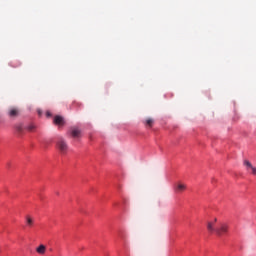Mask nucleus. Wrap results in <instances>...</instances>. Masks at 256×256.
Masks as SVG:
<instances>
[{"instance_id": "1", "label": "nucleus", "mask_w": 256, "mask_h": 256, "mask_svg": "<svg viewBox=\"0 0 256 256\" xmlns=\"http://www.w3.org/2000/svg\"><path fill=\"white\" fill-rule=\"evenodd\" d=\"M215 223H217V218H215L214 221L207 223V229L209 233H215L218 237L227 235V232L229 231V225L226 223H220L217 227H215Z\"/></svg>"}, {"instance_id": "2", "label": "nucleus", "mask_w": 256, "mask_h": 256, "mask_svg": "<svg viewBox=\"0 0 256 256\" xmlns=\"http://www.w3.org/2000/svg\"><path fill=\"white\" fill-rule=\"evenodd\" d=\"M56 147L58 151H60L61 155H67V151H69V145L63 138H59L56 142Z\"/></svg>"}, {"instance_id": "3", "label": "nucleus", "mask_w": 256, "mask_h": 256, "mask_svg": "<svg viewBox=\"0 0 256 256\" xmlns=\"http://www.w3.org/2000/svg\"><path fill=\"white\" fill-rule=\"evenodd\" d=\"M7 113L10 119H15L21 113V110H19L17 107H10Z\"/></svg>"}, {"instance_id": "4", "label": "nucleus", "mask_w": 256, "mask_h": 256, "mask_svg": "<svg viewBox=\"0 0 256 256\" xmlns=\"http://www.w3.org/2000/svg\"><path fill=\"white\" fill-rule=\"evenodd\" d=\"M187 190V184L178 182L174 185V192L175 193H183V191Z\"/></svg>"}, {"instance_id": "5", "label": "nucleus", "mask_w": 256, "mask_h": 256, "mask_svg": "<svg viewBox=\"0 0 256 256\" xmlns=\"http://www.w3.org/2000/svg\"><path fill=\"white\" fill-rule=\"evenodd\" d=\"M69 133L74 139H79V137H81V130L77 127L70 128Z\"/></svg>"}, {"instance_id": "6", "label": "nucleus", "mask_w": 256, "mask_h": 256, "mask_svg": "<svg viewBox=\"0 0 256 256\" xmlns=\"http://www.w3.org/2000/svg\"><path fill=\"white\" fill-rule=\"evenodd\" d=\"M244 165L247 171H251L252 175H256V168L254 167L253 164H251V162H249V160H245Z\"/></svg>"}, {"instance_id": "7", "label": "nucleus", "mask_w": 256, "mask_h": 256, "mask_svg": "<svg viewBox=\"0 0 256 256\" xmlns=\"http://www.w3.org/2000/svg\"><path fill=\"white\" fill-rule=\"evenodd\" d=\"M46 251H47V247L43 244H41L36 248V253H38L39 255H45Z\"/></svg>"}, {"instance_id": "8", "label": "nucleus", "mask_w": 256, "mask_h": 256, "mask_svg": "<svg viewBox=\"0 0 256 256\" xmlns=\"http://www.w3.org/2000/svg\"><path fill=\"white\" fill-rule=\"evenodd\" d=\"M54 123H55V125H63V123H65V121L63 120V117L55 116Z\"/></svg>"}, {"instance_id": "9", "label": "nucleus", "mask_w": 256, "mask_h": 256, "mask_svg": "<svg viewBox=\"0 0 256 256\" xmlns=\"http://www.w3.org/2000/svg\"><path fill=\"white\" fill-rule=\"evenodd\" d=\"M153 123H155L153 118H147L145 121V125H147L148 127H153Z\"/></svg>"}, {"instance_id": "10", "label": "nucleus", "mask_w": 256, "mask_h": 256, "mask_svg": "<svg viewBox=\"0 0 256 256\" xmlns=\"http://www.w3.org/2000/svg\"><path fill=\"white\" fill-rule=\"evenodd\" d=\"M26 223L28 227H33V218H31L30 216H26Z\"/></svg>"}, {"instance_id": "11", "label": "nucleus", "mask_w": 256, "mask_h": 256, "mask_svg": "<svg viewBox=\"0 0 256 256\" xmlns=\"http://www.w3.org/2000/svg\"><path fill=\"white\" fill-rule=\"evenodd\" d=\"M16 131H18L19 133H23V124H17L15 126Z\"/></svg>"}, {"instance_id": "12", "label": "nucleus", "mask_w": 256, "mask_h": 256, "mask_svg": "<svg viewBox=\"0 0 256 256\" xmlns=\"http://www.w3.org/2000/svg\"><path fill=\"white\" fill-rule=\"evenodd\" d=\"M35 129V125L33 124H30L28 127H27V130L28 131H33Z\"/></svg>"}, {"instance_id": "13", "label": "nucleus", "mask_w": 256, "mask_h": 256, "mask_svg": "<svg viewBox=\"0 0 256 256\" xmlns=\"http://www.w3.org/2000/svg\"><path fill=\"white\" fill-rule=\"evenodd\" d=\"M47 117H51V112L46 113Z\"/></svg>"}]
</instances>
